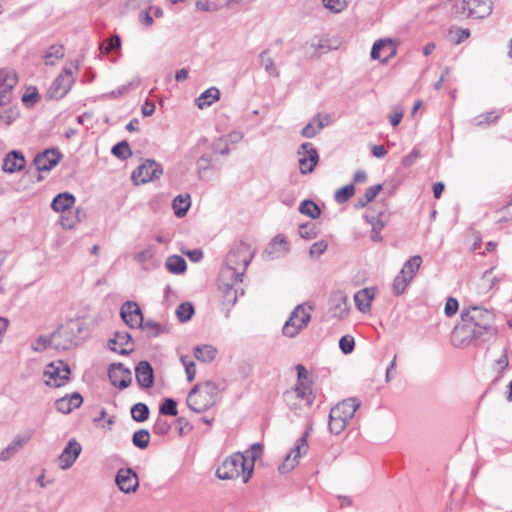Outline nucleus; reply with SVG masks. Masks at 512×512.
Here are the masks:
<instances>
[{
  "mask_svg": "<svg viewBox=\"0 0 512 512\" xmlns=\"http://www.w3.org/2000/svg\"><path fill=\"white\" fill-rule=\"evenodd\" d=\"M493 312L480 306H471L461 312V322L452 333V343L456 347L472 343L486 342L497 334Z\"/></svg>",
  "mask_w": 512,
  "mask_h": 512,
  "instance_id": "f257e3e1",
  "label": "nucleus"
},
{
  "mask_svg": "<svg viewBox=\"0 0 512 512\" xmlns=\"http://www.w3.org/2000/svg\"><path fill=\"white\" fill-rule=\"evenodd\" d=\"M253 256L254 251L244 241L236 243L228 252L225 266L221 269L219 276V288L223 291L226 302L236 303L238 289L235 285L242 282Z\"/></svg>",
  "mask_w": 512,
  "mask_h": 512,
  "instance_id": "f03ea898",
  "label": "nucleus"
},
{
  "mask_svg": "<svg viewBox=\"0 0 512 512\" xmlns=\"http://www.w3.org/2000/svg\"><path fill=\"white\" fill-rule=\"evenodd\" d=\"M219 393V385L212 380H206L190 390L187 405L197 413L204 412L216 404Z\"/></svg>",
  "mask_w": 512,
  "mask_h": 512,
  "instance_id": "7ed1b4c3",
  "label": "nucleus"
},
{
  "mask_svg": "<svg viewBox=\"0 0 512 512\" xmlns=\"http://www.w3.org/2000/svg\"><path fill=\"white\" fill-rule=\"evenodd\" d=\"M253 473V463H248L247 457L236 452L228 456L216 470V476L221 480L236 479L240 476L247 483Z\"/></svg>",
  "mask_w": 512,
  "mask_h": 512,
  "instance_id": "20e7f679",
  "label": "nucleus"
},
{
  "mask_svg": "<svg viewBox=\"0 0 512 512\" xmlns=\"http://www.w3.org/2000/svg\"><path fill=\"white\" fill-rule=\"evenodd\" d=\"M360 406L357 398H348L335 405L329 414L328 428L332 434H340Z\"/></svg>",
  "mask_w": 512,
  "mask_h": 512,
  "instance_id": "39448f33",
  "label": "nucleus"
},
{
  "mask_svg": "<svg viewBox=\"0 0 512 512\" xmlns=\"http://www.w3.org/2000/svg\"><path fill=\"white\" fill-rule=\"evenodd\" d=\"M452 11L460 17L484 18L491 14L490 0H451Z\"/></svg>",
  "mask_w": 512,
  "mask_h": 512,
  "instance_id": "423d86ee",
  "label": "nucleus"
},
{
  "mask_svg": "<svg viewBox=\"0 0 512 512\" xmlns=\"http://www.w3.org/2000/svg\"><path fill=\"white\" fill-rule=\"evenodd\" d=\"M312 305L298 304L284 323L282 332L284 336L293 338L303 330L311 320Z\"/></svg>",
  "mask_w": 512,
  "mask_h": 512,
  "instance_id": "0eeeda50",
  "label": "nucleus"
},
{
  "mask_svg": "<svg viewBox=\"0 0 512 512\" xmlns=\"http://www.w3.org/2000/svg\"><path fill=\"white\" fill-rule=\"evenodd\" d=\"M283 397L289 408L295 412L309 408L314 401L312 388L305 382L297 383L293 389L286 391Z\"/></svg>",
  "mask_w": 512,
  "mask_h": 512,
  "instance_id": "6e6552de",
  "label": "nucleus"
},
{
  "mask_svg": "<svg viewBox=\"0 0 512 512\" xmlns=\"http://www.w3.org/2000/svg\"><path fill=\"white\" fill-rule=\"evenodd\" d=\"M78 69L79 65L77 62L75 64L71 63L69 67L64 66L62 72L51 83L47 92L48 98L54 100L62 99L75 82L73 70Z\"/></svg>",
  "mask_w": 512,
  "mask_h": 512,
  "instance_id": "1a4fd4ad",
  "label": "nucleus"
},
{
  "mask_svg": "<svg viewBox=\"0 0 512 512\" xmlns=\"http://www.w3.org/2000/svg\"><path fill=\"white\" fill-rule=\"evenodd\" d=\"M81 331L78 321H69L52 333V347L56 350H69L76 345L77 333Z\"/></svg>",
  "mask_w": 512,
  "mask_h": 512,
  "instance_id": "9d476101",
  "label": "nucleus"
},
{
  "mask_svg": "<svg viewBox=\"0 0 512 512\" xmlns=\"http://www.w3.org/2000/svg\"><path fill=\"white\" fill-rule=\"evenodd\" d=\"M70 368L63 361L52 362L44 370L45 383L53 387L63 386L69 379Z\"/></svg>",
  "mask_w": 512,
  "mask_h": 512,
  "instance_id": "9b49d317",
  "label": "nucleus"
},
{
  "mask_svg": "<svg viewBox=\"0 0 512 512\" xmlns=\"http://www.w3.org/2000/svg\"><path fill=\"white\" fill-rule=\"evenodd\" d=\"M163 173L162 167L154 160L147 159L132 172V180L135 184H145L158 179Z\"/></svg>",
  "mask_w": 512,
  "mask_h": 512,
  "instance_id": "f8f14e48",
  "label": "nucleus"
},
{
  "mask_svg": "<svg viewBox=\"0 0 512 512\" xmlns=\"http://www.w3.org/2000/svg\"><path fill=\"white\" fill-rule=\"evenodd\" d=\"M308 431H305L302 436L296 441L295 447L286 456L284 462L279 466L278 470L280 473H287L294 469L298 463V459L302 454H306L308 451Z\"/></svg>",
  "mask_w": 512,
  "mask_h": 512,
  "instance_id": "ddd939ff",
  "label": "nucleus"
},
{
  "mask_svg": "<svg viewBox=\"0 0 512 512\" xmlns=\"http://www.w3.org/2000/svg\"><path fill=\"white\" fill-rule=\"evenodd\" d=\"M18 82L17 75L12 70H0V106H6L13 99V89Z\"/></svg>",
  "mask_w": 512,
  "mask_h": 512,
  "instance_id": "4468645a",
  "label": "nucleus"
},
{
  "mask_svg": "<svg viewBox=\"0 0 512 512\" xmlns=\"http://www.w3.org/2000/svg\"><path fill=\"white\" fill-rule=\"evenodd\" d=\"M298 155L300 172L302 174L311 173L319 161V155L315 147L311 143L305 142L300 145Z\"/></svg>",
  "mask_w": 512,
  "mask_h": 512,
  "instance_id": "2eb2a0df",
  "label": "nucleus"
},
{
  "mask_svg": "<svg viewBox=\"0 0 512 512\" xmlns=\"http://www.w3.org/2000/svg\"><path fill=\"white\" fill-rule=\"evenodd\" d=\"M108 377L111 384L119 389L127 388L132 381L131 371L125 368L122 363H113L108 370Z\"/></svg>",
  "mask_w": 512,
  "mask_h": 512,
  "instance_id": "dca6fc26",
  "label": "nucleus"
},
{
  "mask_svg": "<svg viewBox=\"0 0 512 512\" xmlns=\"http://www.w3.org/2000/svg\"><path fill=\"white\" fill-rule=\"evenodd\" d=\"M34 430H27L14 436L10 444L0 452V461L6 462L17 454L32 438Z\"/></svg>",
  "mask_w": 512,
  "mask_h": 512,
  "instance_id": "f3484780",
  "label": "nucleus"
},
{
  "mask_svg": "<svg viewBox=\"0 0 512 512\" xmlns=\"http://www.w3.org/2000/svg\"><path fill=\"white\" fill-rule=\"evenodd\" d=\"M120 316L132 329L140 327L143 320V314L139 305L133 301H127L122 305Z\"/></svg>",
  "mask_w": 512,
  "mask_h": 512,
  "instance_id": "a211bd4d",
  "label": "nucleus"
},
{
  "mask_svg": "<svg viewBox=\"0 0 512 512\" xmlns=\"http://www.w3.org/2000/svg\"><path fill=\"white\" fill-rule=\"evenodd\" d=\"M115 482L118 488L126 494L135 492L139 486L138 476L131 468L119 469Z\"/></svg>",
  "mask_w": 512,
  "mask_h": 512,
  "instance_id": "6ab92c4d",
  "label": "nucleus"
},
{
  "mask_svg": "<svg viewBox=\"0 0 512 512\" xmlns=\"http://www.w3.org/2000/svg\"><path fill=\"white\" fill-rule=\"evenodd\" d=\"M62 155L57 149H46L45 151L38 153L34 158V165L38 171H50L55 167Z\"/></svg>",
  "mask_w": 512,
  "mask_h": 512,
  "instance_id": "aec40b11",
  "label": "nucleus"
},
{
  "mask_svg": "<svg viewBox=\"0 0 512 512\" xmlns=\"http://www.w3.org/2000/svg\"><path fill=\"white\" fill-rule=\"evenodd\" d=\"M109 348L121 355H128L134 350L132 336L128 332L117 331L109 340Z\"/></svg>",
  "mask_w": 512,
  "mask_h": 512,
  "instance_id": "412c9836",
  "label": "nucleus"
},
{
  "mask_svg": "<svg viewBox=\"0 0 512 512\" xmlns=\"http://www.w3.org/2000/svg\"><path fill=\"white\" fill-rule=\"evenodd\" d=\"M81 445L74 439L70 440L59 455V466L62 470L69 469L81 453Z\"/></svg>",
  "mask_w": 512,
  "mask_h": 512,
  "instance_id": "4be33fe9",
  "label": "nucleus"
},
{
  "mask_svg": "<svg viewBox=\"0 0 512 512\" xmlns=\"http://www.w3.org/2000/svg\"><path fill=\"white\" fill-rule=\"evenodd\" d=\"M330 312L338 319H344L349 312L348 297L342 291L335 292L330 300Z\"/></svg>",
  "mask_w": 512,
  "mask_h": 512,
  "instance_id": "5701e85b",
  "label": "nucleus"
},
{
  "mask_svg": "<svg viewBox=\"0 0 512 512\" xmlns=\"http://www.w3.org/2000/svg\"><path fill=\"white\" fill-rule=\"evenodd\" d=\"M135 376L140 387L148 389L154 384V372L148 361H140L135 367Z\"/></svg>",
  "mask_w": 512,
  "mask_h": 512,
  "instance_id": "b1692460",
  "label": "nucleus"
},
{
  "mask_svg": "<svg viewBox=\"0 0 512 512\" xmlns=\"http://www.w3.org/2000/svg\"><path fill=\"white\" fill-rule=\"evenodd\" d=\"M26 160L18 150L10 151L3 159L2 170L6 173H15L24 169Z\"/></svg>",
  "mask_w": 512,
  "mask_h": 512,
  "instance_id": "393cba45",
  "label": "nucleus"
},
{
  "mask_svg": "<svg viewBox=\"0 0 512 512\" xmlns=\"http://www.w3.org/2000/svg\"><path fill=\"white\" fill-rule=\"evenodd\" d=\"M83 402V397L80 393L74 392L71 395H66L55 402V407L57 411L63 413V414H69L73 411V409H76L81 406Z\"/></svg>",
  "mask_w": 512,
  "mask_h": 512,
  "instance_id": "a878e982",
  "label": "nucleus"
},
{
  "mask_svg": "<svg viewBox=\"0 0 512 512\" xmlns=\"http://www.w3.org/2000/svg\"><path fill=\"white\" fill-rule=\"evenodd\" d=\"M375 290L374 288H363L355 293L354 302L357 309L366 313L371 309V302L374 299Z\"/></svg>",
  "mask_w": 512,
  "mask_h": 512,
  "instance_id": "bb28decb",
  "label": "nucleus"
},
{
  "mask_svg": "<svg viewBox=\"0 0 512 512\" xmlns=\"http://www.w3.org/2000/svg\"><path fill=\"white\" fill-rule=\"evenodd\" d=\"M288 250L289 247L285 237L282 235H278L270 243V246L269 248H267L266 253L271 259H277L285 256Z\"/></svg>",
  "mask_w": 512,
  "mask_h": 512,
  "instance_id": "cd10ccee",
  "label": "nucleus"
},
{
  "mask_svg": "<svg viewBox=\"0 0 512 512\" xmlns=\"http://www.w3.org/2000/svg\"><path fill=\"white\" fill-rule=\"evenodd\" d=\"M75 196L69 192L59 193L54 197L51 203V208L55 212H65L72 208L75 204Z\"/></svg>",
  "mask_w": 512,
  "mask_h": 512,
  "instance_id": "c85d7f7f",
  "label": "nucleus"
},
{
  "mask_svg": "<svg viewBox=\"0 0 512 512\" xmlns=\"http://www.w3.org/2000/svg\"><path fill=\"white\" fill-rule=\"evenodd\" d=\"M220 97V91L216 87H210L196 99V105L198 108L203 109L205 107L211 106L215 101H217Z\"/></svg>",
  "mask_w": 512,
  "mask_h": 512,
  "instance_id": "c756f323",
  "label": "nucleus"
},
{
  "mask_svg": "<svg viewBox=\"0 0 512 512\" xmlns=\"http://www.w3.org/2000/svg\"><path fill=\"white\" fill-rule=\"evenodd\" d=\"M328 123L323 122L320 115H316L311 122L305 125L301 131V135L305 138H313L316 136Z\"/></svg>",
  "mask_w": 512,
  "mask_h": 512,
  "instance_id": "7c9ffc66",
  "label": "nucleus"
},
{
  "mask_svg": "<svg viewBox=\"0 0 512 512\" xmlns=\"http://www.w3.org/2000/svg\"><path fill=\"white\" fill-rule=\"evenodd\" d=\"M165 267L170 273L182 274L186 271L187 263L182 256L171 255L166 259Z\"/></svg>",
  "mask_w": 512,
  "mask_h": 512,
  "instance_id": "2f4dec72",
  "label": "nucleus"
},
{
  "mask_svg": "<svg viewBox=\"0 0 512 512\" xmlns=\"http://www.w3.org/2000/svg\"><path fill=\"white\" fill-rule=\"evenodd\" d=\"M422 264V258L419 255H415L410 257L403 265L400 274L404 275L405 277L409 278L410 280H413L416 272L419 270L420 266Z\"/></svg>",
  "mask_w": 512,
  "mask_h": 512,
  "instance_id": "473e14b6",
  "label": "nucleus"
},
{
  "mask_svg": "<svg viewBox=\"0 0 512 512\" xmlns=\"http://www.w3.org/2000/svg\"><path fill=\"white\" fill-rule=\"evenodd\" d=\"M217 354V349L211 345L196 346L194 348V356L197 360L210 363L212 362Z\"/></svg>",
  "mask_w": 512,
  "mask_h": 512,
  "instance_id": "72a5a7b5",
  "label": "nucleus"
},
{
  "mask_svg": "<svg viewBox=\"0 0 512 512\" xmlns=\"http://www.w3.org/2000/svg\"><path fill=\"white\" fill-rule=\"evenodd\" d=\"M260 64L265 69L266 73L272 77H279L280 73L277 69L274 60L270 56L269 49L263 50L260 55Z\"/></svg>",
  "mask_w": 512,
  "mask_h": 512,
  "instance_id": "f704fd0d",
  "label": "nucleus"
},
{
  "mask_svg": "<svg viewBox=\"0 0 512 512\" xmlns=\"http://www.w3.org/2000/svg\"><path fill=\"white\" fill-rule=\"evenodd\" d=\"M190 196L189 194L178 195L174 198L172 207L174 209V213L177 217H184L187 214L188 209L190 208Z\"/></svg>",
  "mask_w": 512,
  "mask_h": 512,
  "instance_id": "c9c22d12",
  "label": "nucleus"
},
{
  "mask_svg": "<svg viewBox=\"0 0 512 512\" xmlns=\"http://www.w3.org/2000/svg\"><path fill=\"white\" fill-rule=\"evenodd\" d=\"M212 155L210 154H203L197 161H196V171L198 174V178L203 181H208V178L206 177V171L209 169H212Z\"/></svg>",
  "mask_w": 512,
  "mask_h": 512,
  "instance_id": "e433bc0d",
  "label": "nucleus"
},
{
  "mask_svg": "<svg viewBox=\"0 0 512 512\" xmlns=\"http://www.w3.org/2000/svg\"><path fill=\"white\" fill-rule=\"evenodd\" d=\"M64 56V48L62 45H51L44 55V61L46 65L53 66L58 60Z\"/></svg>",
  "mask_w": 512,
  "mask_h": 512,
  "instance_id": "4c0bfd02",
  "label": "nucleus"
},
{
  "mask_svg": "<svg viewBox=\"0 0 512 512\" xmlns=\"http://www.w3.org/2000/svg\"><path fill=\"white\" fill-rule=\"evenodd\" d=\"M388 50L389 54L393 52V45L390 39L377 40L371 49V58L374 60L381 59L380 52Z\"/></svg>",
  "mask_w": 512,
  "mask_h": 512,
  "instance_id": "58836bf2",
  "label": "nucleus"
},
{
  "mask_svg": "<svg viewBox=\"0 0 512 512\" xmlns=\"http://www.w3.org/2000/svg\"><path fill=\"white\" fill-rule=\"evenodd\" d=\"M299 211L301 214L308 216L312 219L318 218L321 214V210H320L319 206L312 200H308V199L303 200L300 203Z\"/></svg>",
  "mask_w": 512,
  "mask_h": 512,
  "instance_id": "ea45409f",
  "label": "nucleus"
},
{
  "mask_svg": "<svg viewBox=\"0 0 512 512\" xmlns=\"http://www.w3.org/2000/svg\"><path fill=\"white\" fill-rule=\"evenodd\" d=\"M139 328L145 331L148 337H157L164 332L162 325L151 319H143Z\"/></svg>",
  "mask_w": 512,
  "mask_h": 512,
  "instance_id": "a19ab883",
  "label": "nucleus"
},
{
  "mask_svg": "<svg viewBox=\"0 0 512 512\" xmlns=\"http://www.w3.org/2000/svg\"><path fill=\"white\" fill-rule=\"evenodd\" d=\"M499 115H496L494 111L486 112L475 116L470 120L471 124L477 127H487L490 124L496 122Z\"/></svg>",
  "mask_w": 512,
  "mask_h": 512,
  "instance_id": "79ce46f5",
  "label": "nucleus"
},
{
  "mask_svg": "<svg viewBox=\"0 0 512 512\" xmlns=\"http://www.w3.org/2000/svg\"><path fill=\"white\" fill-rule=\"evenodd\" d=\"M111 152L116 158L120 160H126L132 155L131 148L126 140H122L115 144L112 147Z\"/></svg>",
  "mask_w": 512,
  "mask_h": 512,
  "instance_id": "37998d69",
  "label": "nucleus"
},
{
  "mask_svg": "<svg viewBox=\"0 0 512 512\" xmlns=\"http://www.w3.org/2000/svg\"><path fill=\"white\" fill-rule=\"evenodd\" d=\"M131 417L136 422H144L149 417V408L145 403H136L131 408Z\"/></svg>",
  "mask_w": 512,
  "mask_h": 512,
  "instance_id": "c03bdc74",
  "label": "nucleus"
},
{
  "mask_svg": "<svg viewBox=\"0 0 512 512\" xmlns=\"http://www.w3.org/2000/svg\"><path fill=\"white\" fill-rule=\"evenodd\" d=\"M150 442V433L146 429H140L134 432L132 436V443L139 449H146Z\"/></svg>",
  "mask_w": 512,
  "mask_h": 512,
  "instance_id": "a18cd8bd",
  "label": "nucleus"
},
{
  "mask_svg": "<svg viewBox=\"0 0 512 512\" xmlns=\"http://www.w3.org/2000/svg\"><path fill=\"white\" fill-rule=\"evenodd\" d=\"M298 233L301 238L306 240H312L317 237L318 228L315 223L307 222L299 226Z\"/></svg>",
  "mask_w": 512,
  "mask_h": 512,
  "instance_id": "49530a36",
  "label": "nucleus"
},
{
  "mask_svg": "<svg viewBox=\"0 0 512 512\" xmlns=\"http://www.w3.org/2000/svg\"><path fill=\"white\" fill-rule=\"evenodd\" d=\"M194 314V307L190 302L181 303L176 309V315L180 322H186Z\"/></svg>",
  "mask_w": 512,
  "mask_h": 512,
  "instance_id": "de8ad7c7",
  "label": "nucleus"
},
{
  "mask_svg": "<svg viewBox=\"0 0 512 512\" xmlns=\"http://www.w3.org/2000/svg\"><path fill=\"white\" fill-rule=\"evenodd\" d=\"M411 281L412 280L399 273L394 278L392 284V290L394 295L399 296L402 293H404V291L406 290L407 286L410 284Z\"/></svg>",
  "mask_w": 512,
  "mask_h": 512,
  "instance_id": "09e8293b",
  "label": "nucleus"
},
{
  "mask_svg": "<svg viewBox=\"0 0 512 512\" xmlns=\"http://www.w3.org/2000/svg\"><path fill=\"white\" fill-rule=\"evenodd\" d=\"M355 188L353 184H347L338 189L335 193V201L339 204L348 201L354 194Z\"/></svg>",
  "mask_w": 512,
  "mask_h": 512,
  "instance_id": "8fccbe9b",
  "label": "nucleus"
},
{
  "mask_svg": "<svg viewBox=\"0 0 512 512\" xmlns=\"http://www.w3.org/2000/svg\"><path fill=\"white\" fill-rule=\"evenodd\" d=\"M159 412L166 416H176L178 414L177 402L173 398H166L161 403Z\"/></svg>",
  "mask_w": 512,
  "mask_h": 512,
  "instance_id": "3c124183",
  "label": "nucleus"
},
{
  "mask_svg": "<svg viewBox=\"0 0 512 512\" xmlns=\"http://www.w3.org/2000/svg\"><path fill=\"white\" fill-rule=\"evenodd\" d=\"M339 347L343 354L347 355L353 352L355 341L351 335H344L339 340Z\"/></svg>",
  "mask_w": 512,
  "mask_h": 512,
  "instance_id": "603ef678",
  "label": "nucleus"
},
{
  "mask_svg": "<svg viewBox=\"0 0 512 512\" xmlns=\"http://www.w3.org/2000/svg\"><path fill=\"white\" fill-rule=\"evenodd\" d=\"M39 100V93L35 87H29L22 96V101L27 107L33 106Z\"/></svg>",
  "mask_w": 512,
  "mask_h": 512,
  "instance_id": "864d4df0",
  "label": "nucleus"
},
{
  "mask_svg": "<svg viewBox=\"0 0 512 512\" xmlns=\"http://www.w3.org/2000/svg\"><path fill=\"white\" fill-rule=\"evenodd\" d=\"M48 347H52V335L47 336H39L36 341L32 344L33 350L37 352H41Z\"/></svg>",
  "mask_w": 512,
  "mask_h": 512,
  "instance_id": "5fc2aeb1",
  "label": "nucleus"
},
{
  "mask_svg": "<svg viewBox=\"0 0 512 512\" xmlns=\"http://www.w3.org/2000/svg\"><path fill=\"white\" fill-rule=\"evenodd\" d=\"M121 45L120 38L118 36L110 38L107 43H103L100 45V50L103 53H110L116 49H118Z\"/></svg>",
  "mask_w": 512,
  "mask_h": 512,
  "instance_id": "6e6d98bb",
  "label": "nucleus"
},
{
  "mask_svg": "<svg viewBox=\"0 0 512 512\" xmlns=\"http://www.w3.org/2000/svg\"><path fill=\"white\" fill-rule=\"evenodd\" d=\"M327 247H328L327 242L324 240L315 242L310 247L309 254L312 258H318L326 251Z\"/></svg>",
  "mask_w": 512,
  "mask_h": 512,
  "instance_id": "4d7b16f0",
  "label": "nucleus"
},
{
  "mask_svg": "<svg viewBox=\"0 0 512 512\" xmlns=\"http://www.w3.org/2000/svg\"><path fill=\"white\" fill-rule=\"evenodd\" d=\"M458 308H459V304H458L457 299H455L453 297H449L445 303L444 312H445L446 316L451 317L457 313Z\"/></svg>",
  "mask_w": 512,
  "mask_h": 512,
  "instance_id": "13d9d810",
  "label": "nucleus"
},
{
  "mask_svg": "<svg viewBox=\"0 0 512 512\" xmlns=\"http://www.w3.org/2000/svg\"><path fill=\"white\" fill-rule=\"evenodd\" d=\"M493 268L486 270L481 278L482 286L487 291L491 290L495 284L496 279L491 276Z\"/></svg>",
  "mask_w": 512,
  "mask_h": 512,
  "instance_id": "bf43d9fd",
  "label": "nucleus"
},
{
  "mask_svg": "<svg viewBox=\"0 0 512 512\" xmlns=\"http://www.w3.org/2000/svg\"><path fill=\"white\" fill-rule=\"evenodd\" d=\"M367 219H368L369 223L372 224L371 239L373 241H380L381 240L380 231L383 227V224L374 223V220H375L374 216H372L371 218L369 216H367Z\"/></svg>",
  "mask_w": 512,
  "mask_h": 512,
  "instance_id": "052dcab7",
  "label": "nucleus"
},
{
  "mask_svg": "<svg viewBox=\"0 0 512 512\" xmlns=\"http://www.w3.org/2000/svg\"><path fill=\"white\" fill-rule=\"evenodd\" d=\"M381 190H382L381 184H376V185H373V186H370L369 188H367V190L364 194L365 201L366 202L373 201Z\"/></svg>",
  "mask_w": 512,
  "mask_h": 512,
  "instance_id": "680f3d73",
  "label": "nucleus"
},
{
  "mask_svg": "<svg viewBox=\"0 0 512 512\" xmlns=\"http://www.w3.org/2000/svg\"><path fill=\"white\" fill-rule=\"evenodd\" d=\"M420 156V151L417 150V149H413L407 156H405L402 160V164L403 166L405 167H410L412 166L416 160L419 158Z\"/></svg>",
  "mask_w": 512,
  "mask_h": 512,
  "instance_id": "e2e57ef3",
  "label": "nucleus"
},
{
  "mask_svg": "<svg viewBox=\"0 0 512 512\" xmlns=\"http://www.w3.org/2000/svg\"><path fill=\"white\" fill-rule=\"evenodd\" d=\"M246 453H250V462L253 463L257 458L261 456L262 453V445L260 443H254L251 445L250 450Z\"/></svg>",
  "mask_w": 512,
  "mask_h": 512,
  "instance_id": "0e129e2a",
  "label": "nucleus"
},
{
  "mask_svg": "<svg viewBox=\"0 0 512 512\" xmlns=\"http://www.w3.org/2000/svg\"><path fill=\"white\" fill-rule=\"evenodd\" d=\"M153 254L150 249H145L135 254L134 259L139 264H144L152 258Z\"/></svg>",
  "mask_w": 512,
  "mask_h": 512,
  "instance_id": "69168bd1",
  "label": "nucleus"
},
{
  "mask_svg": "<svg viewBox=\"0 0 512 512\" xmlns=\"http://www.w3.org/2000/svg\"><path fill=\"white\" fill-rule=\"evenodd\" d=\"M404 112L401 108L396 109L392 115H390L389 120L393 127H396L400 124L403 118Z\"/></svg>",
  "mask_w": 512,
  "mask_h": 512,
  "instance_id": "338daca9",
  "label": "nucleus"
},
{
  "mask_svg": "<svg viewBox=\"0 0 512 512\" xmlns=\"http://www.w3.org/2000/svg\"><path fill=\"white\" fill-rule=\"evenodd\" d=\"M141 112L144 117L153 115L155 112V104L150 101H145L141 107Z\"/></svg>",
  "mask_w": 512,
  "mask_h": 512,
  "instance_id": "774afa93",
  "label": "nucleus"
}]
</instances>
